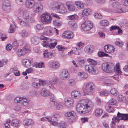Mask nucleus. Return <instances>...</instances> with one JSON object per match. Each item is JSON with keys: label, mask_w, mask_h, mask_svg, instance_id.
Segmentation results:
<instances>
[{"label": "nucleus", "mask_w": 128, "mask_h": 128, "mask_svg": "<svg viewBox=\"0 0 128 128\" xmlns=\"http://www.w3.org/2000/svg\"><path fill=\"white\" fill-rule=\"evenodd\" d=\"M93 106V103L91 100L88 99H83L78 103L76 109L78 112L84 114L89 112Z\"/></svg>", "instance_id": "f257e3e1"}, {"label": "nucleus", "mask_w": 128, "mask_h": 128, "mask_svg": "<svg viewBox=\"0 0 128 128\" xmlns=\"http://www.w3.org/2000/svg\"><path fill=\"white\" fill-rule=\"evenodd\" d=\"M22 17L24 21L18 17L17 18L18 21L22 26H28L29 24L33 23L35 21V20L33 18L30 16L29 12L26 10L24 11Z\"/></svg>", "instance_id": "f03ea898"}, {"label": "nucleus", "mask_w": 128, "mask_h": 128, "mask_svg": "<svg viewBox=\"0 0 128 128\" xmlns=\"http://www.w3.org/2000/svg\"><path fill=\"white\" fill-rule=\"evenodd\" d=\"M58 79L57 77L56 76L53 79L51 80L47 84L46 82L44 80H39V84L40 86V85L44 86L47 84L48 87L49 88L53 90H54L55 88L54 87V85L57 82Z\"/></svg>", "instance_id": "7ed1b4c3"}, {"label": "nucleus", "mask_w": 128, "mask_h": 128, "mask_svg": "<svg viewBox=\"0 0 128 128\" xmlns=\"http://www.w3.org/2000/svg\"><path fill=\"white\" fill-rule=\"evenodd\" d=\"M115 66L112 63H104L102 65V68L104 72L112 73L115 71Z\"/></svg>", "instance_id": "20e7f679"}, {"label": "nucleus", "mask_w": 128, "mask_h": 128, "mask_svg": "<svg viewBox=\"0 0 128 128\" xmlns=\"http://www.w3.org/2000/svg\"><path fill=\"white\" fill-rule=\"evenodd\" d=\"M54 5L55 7H53V8L56 12L62 14H64L66 13V9L62 4H59L57 3H54Z\"/></svg>", "instance_id": "39448f33"}, {"label": "nucleus", "mask_w": 128, "mask_h": 128, "mask_svg": "<svg viewBox=\"0 0 128 128\" xmlns=\"http://www.w3.org/2000/svg\"><path fill=\"white\" fill-rule=\"evenodd\" d=\"M52 20L50 15L48 13H44L41 16V21L44 24L50 23L51 22Z\"/></svg>", "instance_id": "423d86ee"}, {"label": "nucleus", "mask_w": 128, "mask_h": 128, "mask_svg": "<svg viewBox=\"0 0 128 128\" xmlns=\"http://www.w3.org/2000/svg\"><path fill=\"white\" fill-rule=\"evenodd\" d=\"M31 49L29 45H26L22 49L18 50L16 54L18 56L20 57L25 55L26 53H29Z\"/></svg>", "instance_id": "0eeeda50"}, {"label": "nucleus", "mask_w": 128, "mask_h": 128, "mask_svg": "<svg viewBox=\"0 0 128 128\" xmlns=\"http://www.w3.org/2000/svg\"><path fill=\"white\" fill-rule=\"evenodd\" d=\"M86 71L91 74H95L98 72V70L94 66L91 64L85 66Z\"/></svg>", "instance_id": "6e6552de"}, {"label": "nucleus", "mask_w": 128, "mask_h": 128, "mask_svg": "<svg viewBox=\"0 0 128 128\" xmlns=\"http://www.w3.org/2000/svg\"><path fill=\"white\" fill-rule=\"evenodd\" d=\"M93 26V24L90 21L84 22L81 26L82 29L85 31H88L92 29Z\"/></svg>", "instance_id": "1a4fd4ad"}, {"label": "nucleus", "mask_w": 128, "mask_h": 128, "mask_svg": "<svg viewBox=\"0 0 128 128\" xmlns=\"http://www.w3.org/2000/svg\"><path fill=\"white\" fill-rule=\"evenodd\" d=\"M95 88V86L92 82H88L85 84L84 87V90L86 92L90 93L93 91Z\"/></svg>", "instance_id": "9d476101"}, {"label": "nucleus", "mask_w": 128, "mask_h": 128, "mask_svg": "<svg viewBox=\"0 0 128 128\" xmlns=\"http://www.w3.org/2000/svg\"><path fill=\"white\" fill-rule=\"evenodd\" d=\"M122 5L118 2H115L113 3L112 4V7L115 10H116V13H122L124 12L122 6Z\"/></svg>", "instance_id": "9b49d317"}, {"label": "nucleus", "mask_w": 128, "mask_h": 128, "mask_svg": "<svg viewBox=\"0 0 128 128\" xmlns=\"http://www.w3.org/2000/svg\"><path fill=\"white\" fill-rule=\"evenodd\" d=\"M34 6L36 8H34V11L36 13L40 14L43 11V6L42 4L40 2L36 3Z\"/></svg>", "instance_id": "f8f14e48"}, {"label": "nucleus", "mask_w": 128, "mask_h": 128, "mask_svg": "<svg viewBox=\"0 0 128 128\" xmlns=\"http://www.w3.org/2000/svg\"><path fill=\"white\" fill-rule=\"evenodd\" d=\"M54 33V29L50 26H47L45 27L44 30L42 34L44 35L50 36Z\"/></svg>", "instance_id": "ddd939ff"}, {"label": "nucleus", "mask_w": 128, "mask_h": 128, "mask_svg": "<svg viewBox=\"0 0 128 128\" xmlns=\"http://www.w3.org/2000/svg\"><path fill=\"white\" fill-rule=\"evenodd\" d=\"M64 104L67 108L71 107L73 104L74 100L70 97H66L64 99Z\"/></svg>", "instance_id": "4468645a"}, {"label": "nucleus", "mask_w": 128, "mask_h": 128, "mask_svg": "<svg viewBox=\"0 0 128 128\" xmlns=\"http://www.w3.org/2000/svg\"><path fill=\"white\" fill-rule=\"evenodd\" d=\"M62 79L64 80H68L70 78V74L68 71L66 70H64L60 73Z\"/></svg>", "instance_id": "2eb2a0df"}, {"label": "nucleus", "mask_w": 128, "mask_h": 128, "mask_svg": "<svg viewBox=\"0 0 128 128\" xmlns=\"http://www.w3.org/2000/svg\"><path fill=\"white\" fill-rule=\"evenodd\" d=\"M104 50L107 53L112 54L115 51V48L113 46L110 45H106L104 47Z\"/></svg>", "instance_id": "dca6fc26"}, {"label": "nucleus", "mask_w": 128, "mask_h": 128, "mask_svg": "<svg viewBox=\"0 0 128 128\" xmlns=\"http://www.w3.org/2000/svg\"><path fill=\"white\" fill-rule=\"evenodd\" d=\"M26 8L31 9L34 6L36 3L34 0H26Z\"/></svg>", "instance_id": "f3484780"}, {"label": "nucleus", "mask_w": 128, "mask_h": 128, "mask_svg": "<svg viewBox=\"0 0 128 128\" xmlns=\"http://www.w3.org/2000/svg\"><path fill=\"white\" fill-rule=\"evenodd\" d=\"M60 66V63L57 61L51 62H50L49 64V67L51 69H58Z\"/></svg>", "instance_id": "a211bd4d"}, {"label": "nucleus", "mask_w": 128, "mask_h": 128, "mask_svg": "<svg viewBox=\"0 0 128 128\" xmlns=\"http://www.w3.org/2000/svg\"><path fill=\"white\" fill-rule=\"evenodd\" d=\"M74 36L73 33L70 31L65 32L62 34V37L65 38L72 39Z\"/></svg>", "instance_id": "6ab92c4d"}, {"label": "nucleus", "mask_w": 128, "mask_h": 128, "mask_svg": "<svg viewBox=\"0 0 128 128\" xmlns=\"http://www.w3.org/2000/svg\"><path fill=\"white\" fill-rule=\"evenodd\" d=\"M34 123V121L32 119H25L23 120V124L24 126H32Z\"/></svg>", "instance_id": "aec40b11"}, {"label": "nucleus", "mask_w": 128, "mask_h": 128, "mask_svg": "<svg viewBox=\"0 0 128 128\" xmlns=\"http://www.w3.org/2000/svg\"><path fill=\"white\" fill-rule=\"evenodd\" d=\"M91 14V10L89 8H86L82 10V16L86 17L90 15Z\"/></svg>", "instance_id": "412c9836"}, {"label": "nucleus", "mask_w": 128, "mask_h": 128, "mask_svg": "<svg viewBox=\"0 0 128 128\" xmlns=\"http://www.w3.org/2000/svg\"><path fill=\"white\" fill-rule=\"evenodd\" d=\"M22 63L26 68H28L31 65V61L29 59L24 58L22 60Z\"/></svg>", "instance_id": "4be33fe9"}, {"label": "nucleus", "mask_w": 128, "mask_h": 128, "mask_svg": "<svg viewBox=\"0 0 128 128\" xmlns=\"http://www.w3.org/2000/svg\"><path fill=\"white\" fill-rule=\"evenodd\" d=\"M54 53L52 52H49L48 50H46L44 52V58H52V56H54L55 54V51H54Z\"/></svg>", "instance_id": "5701e85b"}, {"label": "nucleus", "mask_w": 128, "mask_h": 128, "mask_svg": "<svg viewBox=\"0 0 128 128\" xmlns=\"http://www.w3.org/2000/svg\"><path fill=\"white\" fill-rule=\"evenodd\" d=\"M121 120V118L118 117L117 114V116H114L112 118V123L110 124V126L112 128H113V126L116 123H118Z\"/></svg>", "instance_id": "b1692460"}, {"label": "nucleus", "mask_w": 128, "mask_h": 128, "mask_svg": "<svg viewBox=\"0 0 128 128\" xmlns=\"http://www.w3.org/2000/svg\"><path fill=\"white\" fill-rule=\"evenodd\" d=\"M94 46L92 45H88L84 48V51L87 53L90 54L94 50Z\"/></svg>", "instance_id": "393cba45"}, {"label": "nucleus", "mask_w": 128, "mask_h": 128, "mask_svg": "<svg viewBox=\"0 0 128 128\" xmlns=\"http://www.w3.org/2000/svg\"><path fill=\"white\" fill-rule=\"evenodd\" d=\"M41 94L42 96L44 97H47L49 96L50 94V92L46 88H43L41 91Z\"/></svg>", "instance_id": "a878e982"}, {"label": "nucleus", "mask_w": 128, "mask_h": 128, "mask_svg": "<svg viewBox=\"0 0 128 128\" xmlns=\"http://www.w3.org/2000/svg\"><path fill=\"white\" fill-rule=\"evenodd\" d=\"M71 95L72 98H78L80 97L81 94L80 92L77 91H74L72 92Z\"/></svg>", "instance_id": "bb28decb"}, {"label": "nucleus", "mask_w": 128, "mask_h": 128, "mask_svg": "<svg viewBox=\"0 0 128 128\" xmlns=\"http://www.w3.org/2000/svg\"><path fill=\"white\" fill-rule=\"evenodd\" d=\"M30 103V102L27 99L24 98H22L20 104L23 106H28L29 105Z\"/></svg>", "instance_id": "cd10ccee"}, {"label": "nucleus", "mask_w": 128, "mask_h": 128, "mask_svg": "<svg viewBox=\"0 0 128 128\" xmlns=\"http://www.w3.org/2000/svg\"><path fill=\"white\" fill-rule=\"evenodd\" d=\"M66 4L67 6L68 9L69 10L71 11H73L75 10V8L73 5L72 4L71 2H67L66 3Z\"/></svg>", "instance_id": "c85d7f7f"}, {"label": "nucleus", "mask_w": 128, "mask_h": 128, "mask_svg": "<svg viewBox=\"0 0 128 128\" xmlns=\"http://www.w3.org/2000/svg\"><path fill=\"white\" fill-rule=\"evenodd\" d=\"M118 117L120 118L122 120H124L125 121L128 120V114H122L118 112Z\"/></svg>", "instance_id": "c756f323"}, {"label": "nucleus", "mask_w": 128, "mask_h": 128, "mask_svg": "<svg viewBox=\"0 0 128 128\" xmlns=\"http://www.w3.org/2000/svg\"><path fill=\"white\" fill-rule=\"evenodd\" d=\"M103 112L102 110L99 108L96 109L94 111L95 115L97 117L101 116L102 115Z\"/></svg>", "instance_id": "7c9ffc66"}, {"label": "nucleus", "mask_w": 128, "mask_h": 128, "mask_svg": "<svg viewBox=\"0 0 128 128\" xmlns=\"http://www.w3.org/2000/svg\"><path fill=\"white\" fill-rule=\"evenodd\" d=\"M75 115L76 113L73 111L66 112L65 114V116L66 117H71L72 118H73V120L75 119Z\"/></svg>", "instance_id": "2f4dec72"}, {"label": "nucleus", "mask_w": 128, "mask_h": 128, "mask_svg": "<svg viewBox=\"0 0 128 128\" xmlns=\"http://www.w3.org/2000/svg\"><path fill=\"white\" fill-rule=\"evenodd\" d=\"M78 75L79 78L81 80H84L88 76L87 74L85 73L79 72Z\"/></svg>", "instance_id": "473e14b6"}, {"label": "nucleus", "mask_w": 128, "mask_h": 128, "mask_svg": "<svg viewBox=\"0 0 128 128\" xmlns=\"http://www.w3.org/2000/svg\"><path fill=\"white\" fill-rule=\"evenodd\" d=\"M72 52L74 54L80 55L82 53V52L80 48L77 47H73L72 48Z\"/></svg>", "instance_id": "72a5a7b5"}, {"label": "nucleus", "mask_w": 128, "mask_h": 128, "mask_svg": "<svg viewBox=\"0 0 128 128\" xmlns=\"http://www.w3.org/2000/svg\"><path fill=\"white\" fill-rule=\"evenodd\" d=\"M54 105L56 106V109L58 110H61L63 108V103L62 102H54Z\"/></svg>", "instance_id": "f704fd0d"}, {"label": "nucleus", "mask_w": 128, "mask_h": 128, "mask_svg": "<svg viewBox=\"0 0 128 128\" xmlns=\"http://www.w3.org/2000/svg\"><path fill=\"white\" fill-rule=\"evenodd\" d=\"M39 38L36 36L32 37L31 39L32 42L35 44H38L39 42Z\"/></svg>", "instance_id": "c9c22d12"}, {"label": "nucleus", "mask_w": 128, "mask_h": 128, "mask_svg": "<svg viewBox=\"0 0 128 128\" xmlns=\"http://www.w3.org/2000/svg\"><path fill=\"white\" fill-rule=\"evenodd\" d=\"M76 5L78 8H83L84 7V5L82 2L79 1H76L75 2Z\"/></svg>", "instance_id": "e433bc0d"}, {"label": "nucleus", "mask_w": 128, "mask_h": 128, "mask_svg": "<svg viewBox=\"0 0 128 128\" xmlns=\"http://www.w3.org/2000/svg\"><path fill=\"white\" fill-rule=\"evenodd\" d=\"M20 120H19L15 119L13 120L12 122V125L14 127L17 128L19 126Z\"/></svg>", "instance_id": "4c0bfd02"}, {"label": "nucleus", "mask_w": 128, "mask_h": 128, "mask_svg": "<svg viewBox=\"0 0 128 128\" xmlns=\"http://www.w3.org/2000/svg\"><path fill=\"white\" fill-rule=\"evenodd\" d=\"M120 66L118 63L116 64V67H115V71L118 75H121L122 74V73L120 70Z\"/></svg>", "instance_id": "58836bf2"}, {"label": "nucleus", "mask_w": 128, "mask_h": 128, "mask_svg": "<svg viewBox=\"0 0 128 128\" xmlns=\"http://www.w3.org/2000/svg\"><path fill=\"white\" fill-rule=\"evenodd\" d=\"M51 40H47V41H44L42 42L41 43L42 45L44 47L48 48V44L50 43L49 42H52Z\"/></svg>", "instance_id": "ea45409f"}, {"label": "nucleus", "mask_w": 128, "mask_h": 128, "mask_svg": "<svg viewBox=\"0 0 128 128\" xmlns=\"http://www.w3.org/2000/svg\"><path fill=\"white\" fill-rule=\"evenodd\" d=\"M100 24L102 26H106L108 25L109 22L106 20H102L100 22Z\"/></svg>", "instance_id": "a19ab883"}, {"label": "nucleus", "mask_w": 128, "mask_h": 128, "mask_svg": "<svg viewBox=\"0 0 128 128\" xmlns=\"http://www.w3.org/2000/svg\"><path fill=\"white\" fill-rule=\"evenodd\" d=\"M33 66L36 68H41L44 67V64L43 62H41L38 64H35Z\"/></svg>", "instance_id": "79ce46f5"}, {"label": "nucleus", "mask_w": 128, "mask_h": 128, "mask_svg": "<svg viewBox=\"0 0 128 128\" xmlns=\"http://www.w3.org/2000/svg\"><path fill=\"white\" fill-rule=\"evenodd\" d=\"M54 42H50L48 46V48H49L50 49H53L55 47L57 44V42L55 40H54Z\"/></svg>", "instance_id": "37998d69"}, {"label": "nucleus", "mask_w": 128, "mask_h": 128, "mask_svg": "<svg viewBox=\"0 0 128 128\" xmlns=\"http://www.w3.org/2000/svg\"><path fill=\"white\" fill-rule=\"evenodd\" d=\"M109 92L107 90H103L100 92V95L101 96H106Z\"/></svg>", "instance_id": "c03bdc74"}, {"label": "nucleus", "mask_w": 128, "mask_h": 128, "mask_svg": "<svg viewBox=\"0 0 128 128\" xmlns=\"http://www.w3.org/2000/svg\"><path fill=\"white\" fill-rule=\"evenodd\" d=\"M105 108L106 111L108 112H112L114 110V108L110 106V105H106L105 107Z\"/></svg>", "instance_id": "a18cd8bd"}, {"label": "nucleus", "mask_w": 128, "mask_h": 128, "mask_svg": "<svg viewBox=\"0 0 128 128\" xmlns=\"http://www.w3.org/2000/svg\"><path fill=\"white\" fill-rule=\"evenodd\" d=\"M69 24L71 27L73 28L74 29H75L77 27L76 22L74 20L69 21Z\"/></svg>", "instance_id": "49530a36"}, {"label": "nucleus", "mask_w": 128, "mask_h": 128, "mask_svg": "<svg viewBox=\"0 0 128 128\" xmlns=\"http://www.w3.org/2000/svg\"><path fill=\"white\" fill-rule=\"evenodd\" d=\"M20 36L22 37L25 38L27 36L28 33L26 30H23L20 32Z\"/></svg>", "instance_id": "de8ad7c7"}, {"label": "nucleus", "mask_w": 128, "mask_h": 128, "mask_svg": "<svg viewBox=\"0 0 128 128\" xmlns=\"http://www.w3.org/2000/svg\"><path fill=\"white\" fill-rule=\"evenodd\" d=\"M20 88L23 90H28L29 88V86L28 84L24 83L21 84L20 86Z\"/></svg>", "instance_id": "09e8293b"}, {"label": "nucleus", "mask_w": 128, "mask_h": 128, "mask_svg": "<svg viewBox=\"0 0 128 128\" xmlns=\"http://www.w3.org/2000/svg\"><path fill=\"white\" fill-rule=\"evenodd\" d=\"M87 61L88 62L90 63V64L94 66L96 65L97 64L96 62L91 58L88 59Z\"/></svg>", "instance_id": "8fccbe9b"}, {"label": "nucleus", "mask_w": 128, "mask_h": 128, "mask_svg": "<svg viewBox=\"0 0 128 128\" xmlns=\"http://www.w3.org/2000/svg\"><path fill=\"white\" fill-rule=\"evenodd\" d=\"M53 24L57 26H60L62 25V22L58 20H55L53 22Z\"/></svg>", "instance_id": "3c124183"}, {"label": "nucleus", "mask_w": 128, "mask_h": 128, "mask_svg": "<svg viewBox=\"0 0 128 128\" xmlns=\"http://www.w3.org/2000/svg\"><path fill=\"white\" fill-rule=\"evenodd\" d=\"M98 55L100 57H110V56L108 54L105 53L104 52L102 51H100L98 53Z\"/></svg>", "instance_id": "603ef678"}, {"label": "nucleus", "mask_w": 128, "mask_h": 128, "mask_svg": "<svg viewBox=\"0 0 128 128\" xmlns=\"http://www.w3.org/2000/svg\"><path fill=\"white\" fill-rule=\"evenodd\" d=\"M8 6H6L5 5L4 6H2V8L3 10L7 12H9L10 11V5L9 6L8 4Z\"/></svg>", "instance_id": "864d4df0"}, {"label": "nucleus", "mask_w": 128, "mask_h": 128, "mask_svg": "<svg viewBox=\"0 0 128 128\" xmlns=\"http://www.w3.org/2000/svg\"><path fill=\"white\" fill-rule=\"evenodd\" d=\"M16 26L15 24L11 25L9 30V33H12L14 32Z\"/></svg>", "instance_id": "5fc2aeb1"}, {"label": "nucleus", "mask_w": 128, "mask_h": 128, "mask_svg": "<svg viewBox=\"0 0 128 128\" xmlns=\"http://www.w3.org/2000/svg\"><path fill=\"white\" fill-rule=\"evenodd\" d=\"M10 122L11 120L10 119H7L6 120L5 123L4 124L5 128H10Z\"/></svg>", "instance_id": "6e6d98bb"}, {"label": "nucleus", "mask_w": 128, "mask_h": 128, "mask_svg": "<svg viewBox=\"0 0 128 128\" xmlns=\"http://www.w3.org/2000/svg\"><path fill=\"white\" fill-rule=\"evenodd\" d=\"M26 0H16V3L19 5L22 6L25 3Z\"/></svg>", "instance_id": "4d7b16f0"}, {"label": "nucleus", "mask_w": 128, "mask_h": 128, "mask_svg": "<svg viewBox=\"0 0 128 128\" xmlns=\"http://www.w3.org/2000/svg\"><path fill=\"white\" fill-rule=\"evenodd\" d=\"M117 103L116 101L114 98L111 99L109 101V104L110 105H116Z\"/></svg>", "instance_id": "13d9d810"}, {"label": "nucleus", "mask_w": 128, "mask_h": 128, "mask_svg": "<svg viewBox=\"0 0 128 128\" xmlns=\"http://www.w3.org/2000/svg\"><path fill=\"white\" fill-rule=\"evenodd\" d=\"M110 92L112 94L115 96H116L118 94V91L115 89H112L110 90Z\"/></svg>", "instance_id": "bf43d9fd"}, {"label": "nucleus", "mask_w": 128, "mask_h": 128, "mask_svg": "<svg viewBox=\"0 0 128 128\" xmlns=\"http://www.w3.org/2000/svg\"><path fill=\"white\" fill-rule=\"evenodd\" d=\"M51 119L52 118L51 117H46L42 118L41 119V121L43 122H44L45 121H48L49 122L51 121Z\"/></svg>", "instance_id": "052dcab7"}, {"label": "nucleus", "mask_w": 128, "mask_h": 128, "mask_svg": "<svg viewBox=\"0 0 128 128\" xmlns=\"http://www.w3.org/2000/svg\"><path fill=\"white\" fill-rule=\"evenodd\" d=\"M44 28V26L42 24H38L36 26V28L39 30H43Z\"/></svg>", "instance_id": "680f3d73"}, {"label": "nucleus", "mask_w": 128, "mask_h": 128, "mask_svg": "<svg viewBox=\"0 0 128 128\" xmlns=\"http://www.w3.org/2000/svg\"><path fill=\"white\" fill-rule=\"evenodd\" d=\"M59 126L60 128H66L67 127V124L65 122H62L59 124Z\"/></svg>", "instance_id": "e2e57ef3"}, {"label": "nucleus", "mask_w": 128, "mask_h": 128, "mask_svg": "<svg viewBox=\"0 0 128 128\" xmlns=\"http://www.w3.org/2000/svg\"><path fill=\"white\" fill-rule=\"evenodd\" d=\"M78 16L76 14H74L72 16H68V19L69 20H74L78 18Z\"/></svg>", "instance_id": "0e129e2a"}, {"label": "nucleus", "mask_w": 128, "mask_h": 128, "mask_svg": "<svg viewBox=\"0 0 128 128\" xmlns=\"http://www.w3.org/2000/svg\"><path fill=\"white\" fill-rule=\"evenodd\" d=\"M94 16L95 18L98 19H101L102 18V16L100 13H95L94 14Z\"/></svg>", "instance_id": "69168bd1"}, {"label": "nucleus", "mask_w": 128, "mask_h": 128, "mask_svg": "<svg viewBox=\"0 0 128 128\" xmlns=\"http://www.w3.org/2000/svg\"><path fill=\"white\" fill-rule=\"evenodd\" d=\"M68 83L69 85L72 86H73L75 85L76 84L75 80L74 79L69 80Z\"/></svg>", "instance_id": "338daca9"}, {"label": "nucleus", "mask_w": 128, "mask_h": 128, "mask_svg": "<svg viewBox=\"0 0 128 128\" xmlns=\"http://www.w3.org/2000/svg\"><path fill=\"white\" fill-rule=\"evenodd\" d=\"M84 43H83L82 42H80L76 44V47L78 48H80L81 50L84 47Z\"/></svg>", "instance_id": "774afa93"}]
</instances>
